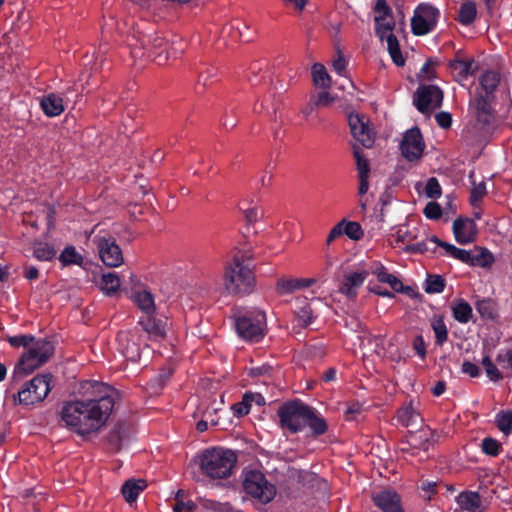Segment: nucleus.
<instances>
[{
	"mask_svg": "<svg viewBox=\"0 0 512 512\" xmlns=\"http://www.w3.org/2000/svg\"><path fill=\"white\" fill-rule=\"evenodd\" d=\"M218 80V69L212 65H204L199 71L195 91L202 93L207 87Z\"/></svg>",
	"mask_w": 512,
	"mask_h": 512,
	"instance_id": "obj_25",
	"label": "nucleus"
},
{
	"mask_svg": "<svg viewBox=\"0 0 512 512\" xmlns=\"http://www.w3.org/2000/svg\"><path fill=\"white\" fill-rule=\"evenodd\" d=\"M432 238L433 237L427 239V241H425V242H418V243L412 244L407 247V250L414 252V253H424L429 250H435V248L440 245L432 242L431 241Z\"/></svg>",
	"mask_w": 512,
	"mask_h": 512,
	"instance_id": "obj_49",
	"label": "nucleus"
},
{
	"mask_svg": "<svg viewBox=\"0 0 512 512\" xmlns=\"http://www.w3.org/2000/svg\"><path fill=\"white\" fill-rule=\"evenodd\" d=\"M146 487L147 483L144 479H130L123 484L121 492L125 500L132 503Z\"/></svg>",
	"mask_w": 512,
	"mask_h": 512,
	"instance_id": "obj_27",
	"label": "nucleus"
},
{
	"mask_svg": "<svg viewBox=\"0 0 512 512\" xmlns=\"http://www.w3.org/2000/svg\"><path fill=\"white\" fill-rule=\"evenodd\" d=\"M424 215L428 219H439L442 215L441 207L436 202H429L424 208Z\"/></svg>",
	"mask_w": 512,
	"mask_h": 512,
	"instance_id": "obj_53",
	"label": "nucleus"
},
{
	"mask_svg": "<svg viewBox=\"0 0 512 512\" xmlns=\"http://www.w3.org/2000/svg\"><path fill=\"white\" fill-rule=\"evenodd\" d=\"M456 502L463 512H483L481 497L477 492H461L456 497Z\"/></svg>",
	"mask_w": 512,
	"mask_h": 512,
	"instance_id": "obj_24",
	"label": "nucleus"
},
{
	"mask_svg": "<svg viewBox=\"0 0 512 512\" xmlns=\"http://www.w3.org/2000/svg\"><path fill=\"white\" fill-rule=\"evenodd\" d=\"M482 451L489 456H497L501 452V444L493 438H485L482 441Z\"/></svg>",
	"mask_w": 512,
	"mask_h": 512,
	"instance_id": "obj_48",
	"label": "nucleus"
},
{
	"mask_svg": "<svg viewBox=\"0 0 512 512\" xmlns=\"http://www.w3.org/2000/svg\"><path fill=\"white\" fill-rule=\"evenodd\" d=\"M485 372L489 380L492 382H498L503 379L502 373L495 364L489 365V367L485 369Z\"/></svg>",
	"mask_w": 512,
	"mask_h": 512,
	"instance_id": "obj_63",
	"label": "nucleus"
},
{
	"mask_svg": "<svg viewBox=\"0 0 512 512\" xmlns=\"http://www.w3.org/2000/svg\"><path fill=\"white\" fill-rule=\"evenodd\" d=\"M440 10L429 4L420 3L411 19V31L416 36H424L435 30L440 19Z\"/></svg>",
	"mask_w": 512,
	"mask_h": 512,
	"instance_id": "obj_9",
	"label": "nucleus"
},
{
	"mask_svg": "<svg viewBox=\"0 0 512 512\" xmlns=\"http://www.w3.org/2000/svg\"><path fill=\"white\" fill-rule=\"evenodd\" d=\"M413 348L416 351V354L421 358L424 359L426 356V344L424 341V338L421 335H418L415 337L413 341Z\"/></svg>",
	"mask_w": 512,
	"mask_h": 512,
	"instance_id": "obj_58",
	"label": "nucleus"
},
{
	"mask_svg": "<svg viewBox=\"0 0 512 512\" xmlns=\"http://www.w3.org/2000/svg\"><path fill=\"white\" fill-rule=\"evenodd\" d=\"M435 119L437 124L444 129L449 128L452 124V117L448 112H439L436 114Z\"/></svg>",
	"mask_w": 512,
	"mask_h": 512,
	"instance_id": "obj_60",
	"label": "nucleus"
},
{
	"mask_svg": "<svg viewBox=\"0 0 512 512\" xmlns=\"http://www.w3.org/2000/svg\"><path fill=\"white\" fill-rule=\"evenodd\" d=\"M222 284L231 295L250 293L255 284L254 273L242 257L235 256L225 265Z\"/></svg>",
	"mask_w": 512,
	"mask_h": 512,
	"instance_id": "obj_5",
	"label": "nucleus"
},
{
	"mask_svg": "<svg viewBox=\"0 0 512 512\" xmlns=\"http://www.w3.org/2000/svg\"><path fill=\"white\" fill-rule=\"evenodd\" d=\"M101 261L108 267H118L123 261L121 248L111 236L97 234L93 238Z\"/></svg>",
	"mask_w": 512,
	"mask_h": 512,
	"instance_id": "obj_12",
	"label": "nucleus"
},
{
	"mask_svg": "<svg viewBox=\"0 0 512 512\" xmlns=\"http://www.w3.org/2000/svg\"><path fill=\"white\" fill-rule=\"evenodd\" d=\"M250 403L247 395L243 397L241 402L235 403L231 406V410L236 417H242L250 412Z\"/></svg>",
	"mask_w": 512,
	"mask_h": 512,
	"instance_id": "obj_50",
	"label": "nucleus"
},
{
	"mask_svg": "<svg viewBox=\"0 0 512 512\" xmlns=\"http://www.w3.org/2000/svg\"><path fill=\"white\" fill-rule=\"evenodd\" d=\"M344 234L352 240H360L363 237L361 225L355 221L342 220Z\"/></svg>",
	"mask_w": 512,
	"mask_h": 512,
	"instance_id": "obj_42",
	"label": "nucleus"
},
{
	"mask_svg": "<svg viewBox=\"0 0 512 512\" xmlns=\"http://www.w3.org/2000/svg\"><path fill=\"white\" fill-rule=\"evenodd\" d=\"M498 429L505 435L512 433V410H502L495 416Z\"/></svg>",
	"mask_w": 512,
	"mask_h": 512,
	"instance_id": "obj_40",
	"label": "nucleus"
},
{
	"mask_svg": "<svg viewBox=\"0 0 512 512\" xmlns=\"http://www.w3.org/2000/svg\"><path fill=\"white\" fill-rule=\"evenodd\" d=\"M351 134L362 146L370 148L374 143V132L369 127L365 117L351 113L348 116Z\"/></svg>",
	"mask_w": 512,
	"mask_h": 512,
	"instance_id": "obj_16",
	"label": "nucleus"
},
{
	"mask_svg": "<svg viewBox=\"0 0 512 512\" xmlns=\"http://www.w3.org/2000/svg\"><path fill=\"white\" fill-rule=\"evenodd\" d=\"M375 31L376 35L383 42L386 41L387 49L392 61L397 66H403L405 59L401 53L399 42L393 34L395 21L393 17L375 16Z\"/></svg>",
	"mask_w": 512,
	"mask_h": 512,
	"instance_id": "obj_8",
	"label": "nucleus"
},
{
	"mask_svg": "<svg viewBox=\"0 0 512 512\" xmlns=\"http://www.w3.org/2000/svg\"><path fill=\"white\" fill-rule=\"evenodd\" d=\"M450 68L460 77L466 78L473 73V60L456 59L450 62Z\"/></svg>",
	"mask_w": 512,
	"mask_h": 512,
	"instance_id": "obj_41",
	"label": "nucleus"
},
{
	"mask_svg": "<svg viewBox=\"0 0 512 512\" xmlns=\"http://www.w3.org/2000/svg\"><path fill=\"white\" fill-rule=\"evenodd\" d=\"M451 311L454 319L461 323H468L473 315L471 305L464 299H455L451 303Z\"/></svg>",
	"mask_w": 512,
	"mask_h": 512,
	"instance_id": "obj_26",
	"label": "nucleus"
},
{
	"mask_svg": "<svg viewBox=\"0 0 512 512\" xmlns=\"http://www.w3.org/2000/svg\"><path fill=\"white\" fill-rule=\"evenodd\" d=\"M475 308L484 319H495L497 317V306L491 298L478 299Z\"/></svg>",
	"mask_w": 512,
	"mask_h": 512,
	"instance_id": "obj_35",
	"label": "nucleus"
},
{
	"mask_svg": "<svg viewBox=\"0 0 512 512\" xmlns=\"http://www.w3.org/2000/svg\"><path fill=\"white\" fill-rule=\"evenodd\" d=\"M425 144L418 128H411L405 132L400 144L403 157L410 162L421 158Z\"/></svg>",
	"mask_w": 512,
	"mask_h": 512,
	"instance_id": "obj_15",
	"label": "nucleus"
},
{
	"mask_svg": "<svg viewBox=\"0 0 512 512\" xmlns=\"http://www.w3.org/2000/svg\"><path fill=\"white\" fill-rule=\"evenodd\" d=\"M238 457L230 449L212 447L198 455L200 471L211 480H224L232 476Z\"/></svg>",
	"mask_w": 512,
	"mask_h": 512,
	"instance_id": "obj_4",
	"label": "nucleus"
},
{
	"mask_svg": "<svg viewBox=\"0 0 512 512\" xmlns=\"http://www.w3.org/2000/svg\"><path fill=\"white\" fill-rule=\"evenodd\" d=\"M50 374L37 375L18 391V403L34 405L42 402L51 391Z\"/></svg>",
	"mask_w": 512,
	"mask_h": 512,
	"instance_id": "obj_10",
	"label": "nucleus"
},
{
	"mask_svg": "<svg viewBox=\"0 0 512 512\" xmlns=\"http://www.w3.org/2000/svg\"><path fill=\"white\" fill-rule=\"evenodd\" d=\"M424 193L431 199H438L441 196V186L436 178L432 177L428 179L425 184Z\"/></svg>",
	"mask_w": 512,
	"mask_h": 512,
	"instance_id": "obj_46",
	"label": "nucleus"
},
{
	"mask_svg": "<svg viewBox=\"0 0 512 512\" xmlns=\"http://www.w3.org/2000/svg\"><path fill=\"white\" fill-rule=\"evenodd\" d=\"M431 241L439 244L440 247H443L445 249L447 254L454 257L455 259H458L464 263L472 265V262L474 261V259H473L474 252L458 248L449 243L442 242L435 236H433Z\"/></svg>",
	"mask_w": 512,
	"mask_h": 512,
	"instance_id": "obj_28",
	"label": "nucleus"
},
{
	"mask_svg": "<svg viewBox=\"0 0 512 512\" xmlns=\"http://www.w3.org/2000/svg\"><path fill=\"white\" fill-rule=\"evenodd\" d=\"M364 269L367 272V277L372 274L378 282L385 283L395 292H401L403 290V284L398 277L388 272L387 268L379 261H371L369 263H363Z\"/></svg>",
	"mask_w": 512,
	"mask_h": 512,
	"instance_id": "obj_17",
	"label": "nucleus"
},
{
	"mask_svg": "<svg viewBox=\"0 0 512 512\" xmlns=\"http://www.w3.org/2000/svg\"><path fill=\"white\" fill-rule=\"evenodd\" d=\"M121 286V279L116 273H106L101 277V290L108 296L115 295Z\"/></svg>",
	"mask_w": 512,
	"mask_h": 512,
	"instance_id": "obj_34",
	"label": "nucleus"
},
{
	"mask_svg": "<svg viewBox=\"0 0 512 512\" xmlns=\"http://www.w3.org/2000/svg\"><path fill=\"white\" fill-rule=\"evenodd\" d=\"M445 288L444 280L438 276H429L426 280L425 291L427 293H441Z\"/></svg>",
	"mask_w": 512,
	"mask_h": 512,
	"instance_id": "obj_44",
	"label": "nucleus"
},
{
	"mask_svg": "<svg viewBox=\"0 0 512 512\" xmlns=\"http://www.w3.org/2000/svg\"><path fill=\"white\" fill-rule=\"evenodd\" d=\"M347 61L344 59L342 55H338V57L333 61V69L334 71L343 76L346 72Z\"/></svg>",
	"mask_w": 512,
	"mask_h": 512,
	"instance_id": "obj_64",
	"label": "nucleus"
},
{
	"mask_svg": "<svg viewBox=\"0 0 512 512\" xmlns=\"http://www.w3.org/2000/svg\"><path fill=\"white\" fill-rule=\"evenodd\" d=\"M238 207L249 224L255 223L262 216V209L259 205V200L254 195L241 199Z\"/></svg>",
	"mask_w": 512,
	"mask_h": 512,
	"instance_id": "obj_22",
	"label": "nucleus"
},
{
	"mask_svg": "<svg viewBox=\"0 0 512 512\" xmlns=\"http://www.w3.org/2000/svg\"><path fill=\"white\" fill-rule=\"evenodd\" d=\"M368 289L370 292H372L376 295H379V296L388 297V298L394 297V294L391 291L380 287L378 284L374 283L373 281H369Z\"/></svg>",
	"mask_w": 512,
	"mask_h": 512,
	"instance_id": "obj_59",
	"label": "nucleus"
},
{
	"mask_svg": "<svg viewBox=\"0 0 512 512\" xmlns=\"http://www.w3.org/2000/svg\"><path fill=\"white\" fill-rule=\"evenodd\" d=\"M462 372L469 375L472 378L478 377L480 374L478 366L470 361L463 362Z\"/></svg>",
	"mask_w": 512,
	"mask_h": 512,
	"instance_id": "obj_61",
	"label": "nucleus"
},
{
	"mask_svg": "<svg viewBox=\"0 0 512 512\" xmlns=\"http://www.w3.org/2000/svg\"><path fill=\"white\" fill-rule=\"evenodd\" d=\"M497 362L503 369L512 370V350H500L496 357Z\"/></svg>",
	"mask_w": 512,
	"mask_h": 512,
	"instance_id": "obj_51",
	"label": "nucleus"
},
{
	"mask_svg": "<svg viewBox=\"0 0 512 512\" xmlns=\"http://www.w3.org/2000/svg\"><path fill=\"white\" fill-rule=\"evenodd\" d=\"M296 317L298 324L300 326H308L313 320V313L311 307L307 304L303 305L297 310Z\"/></svg>",
	"mask_w": 512,
	"mask_h": 512,
	"instance_id": "obj_47",
	"label": "nucleus"
},
{
	"mask_svg": "<svg viewBox=\"0 0 512 512\" xmlns=\"http://www.w3.org/2000/svg\"><path fill=\"white\" fill-rule=\"evenodd\" d=\"M443 101V92L436 85L421 84L414 98V104L422 113H431L439 108Z\"/></svg>",
	"mask_w": 512,
	"mask_h": 512,
	"instance_id": "obj_14",
	"label": "nucleus"
},
{
	"mask_svg": "<svg viewBox=\"0 0 512 512\" xmlns=\"http://www.w3.org/2000/svg\"><path fill=\"white\" fill-rule=\"evenodd\" d=\"M375 505L383 512H404L399 495L391 489H384L372 497Z\"/></svg>",
	"mask_w": 512,
	"mask_h": 512,
	"instance_id": "obj_19",
	"label": "nucleus"
},
{
	"mask_svg": "<svg viewBox=\"0 0 512 512\" xmlns=\"http://www.w3.org/2000/svg\"><path fill=\"white\" fill-rule=\"evenodd\" d=\"M308 407L309 406L300 402H291L280 407L278 415L282 428L292 433L301 431L305 427Z\"/></svg>",
	"mask_w": 512,
	"mask_h": 512,
	"instance_id": "obj_11",
	"label": "nucleus"
},
{
	"mask_svg": "<svg viewBox=\"0 0 512 512\" xmlns=\"http://www.w3.org/2000/svg\"><path fill=\"white\" fill-rule=\"evenodd\" d=\"M312 78L315 86L328 89L331 86V77L329 76L326 68L320 64L315 63L311 69Z\"/></svg>",
	"mask_w": 512,
	"mask_h": 512,
	"instance_id": "obj_36",
	"label": "nucleus"
},
{
	"mask_svg": "<svg viewBox=\"0 0 512 512\" xmlns=\"http://www.w3.org/2000/svg\"><path fill=\"white\" fill-rule=\"evenodd\" d=\"M40 106L48 117L59 116L65 110L64 98L57 93L44 95L40 101Z\"/></svg>",
	"mask_w": 512,
	"mask_h": 512,
	"instance_id": "obj_21",
	"label": "nucleus"
},
{
	"mask_svg": "<svg viewBox=\"0 0 512 512\" xmlns=\"http://www.w3.org/2000/svg\"><path fill=\"white\" fill-rule=\"evenodd\" d=\"M474 261L472 265H478L481 267H489L494 261V257L491 252L486 249L480 250L477 254H473Z\"/></svg>",
	"mask_w": 512,
	"mask_h": 512,
	"instance_id": "obj_45",
	"label": "nucleus"
},
{
	"mask_svg": "<svg viewBox=\"0 0 512 512\" xmlns=\"http://www.w3.org/2000/svg\"><path fill=\"white\" fill-rule=\"evenodd\" d=\"M431 328L435 334V343L442 346L448 340V328L441 315H434L430 320Z\"/></svg>",
	"mask_w": 512,
	"mask_h": 512,
	"instance_id": "obj_32",
	"label": "nucleus"
},
{
	"mask_svg": "<svg viewBox=\"0 0 512 512\" xmlns=\"http://www.w3.org/2000/svg\"><path fill=\"white\" fill-rule=\"evenodd\" d=\"M500 82V75L495 71H486L479 79L480 87L487 97H490Z\"/></svg>",
	"mask_w": 512,
	"mask_h": 512,
	"instance_id": "obj_33",
	"label": "nucleus"
},
{
	"mask_svg": "<svg viewBox=\"0 0 512 512\" xmlns=\"http://www.w3.org/2000/svg\"><path fill=\"white\" fill-rule=\"evenodd\" d=\"M243 489L262 504L269 503L276 495L275 486L268 482L265 475L258 470H249L244 473Z\"/></svg>",
	"mask_w": 512,
	"mask_h": 512,
	"instance_id": "obj_7",
	"label": "nucleus"
},
{
	"mask_svg": "<svg viewBox=\"0 0 512 512\" xmlns=\"http://www.w3.org/2000/svg\"><path fill=\"white\" fill-rule=\"evenodd\" d=\"M453 233L459 244L472 243L477 235L476 223L470 218H457L453 222Z\"/></svg>",
	"mask_w": 512,
	"mask_h": 512,
	"instance_id": "obj_18",
	"label": "nucleus"
},
{
	"mask_svg": "<svg viewBox=\"0 0 512 512\" xmlns=\"http://www.w3.org/2000/svg\"><path fill=\"white\" fill-rule=\"evenodd\" d=\"M397 418L403 426L410 427L416 424L417 420L420 418V415L412 406V404H409L398 410Z\"/></svg>",
	"mask_w": 512,
	"mask_h": 512,
	"instance_id": "obj_39",
	"label": "nucleus"
},
{
	"mask_svg": "<svg viewBox=\"0 0 512 512\" xmlns=\"http://www.w3.org/2000/svg\"><path fill=\"white\" fill-rule=\"evenodd\" d=\"M306 426H308L315 435H322L327 431L326 421L318 416L310 407H308V416L305 419V427Z\"/></svg>",
	"mask_w": 512,
	"mask_h": 512,
	"instance_id": "obj_37",
	"label": "nucleus"
},
{
	"mask_svg": "<svg viewBox=\"0 0 512 512\" xmlns=\"http://www.w3.org/2000/svg\"><path fill=\"white\" fill-rule=\"evenodd\" d=\"M477 16V7L472 0L463 1L459 7L457 20L464 26L474 22Z\"/></svg>",
	"mask_w": 512,
	"mask_h": 512,
	"instance_id": "obj_31",
	"label": "nucleus"
},
{
	"mask_svg": "<svg viewBox=\"0 0 512 512\" xmlns=\"http://www.w3.org/2000/svg\"><path fill=\"white\" fill-rule=\"evenodd\" d=\"M139 324L152 339H162L166 335L165 323L160 319H156L154 314L143 315L139 320Z\"/></svg>",
	"mask_w": 512,
	"mask_h": 512,
	"instance_id": "obj_23",
	"label": "nucleus"
},
{
	"mask_svg": "<svg viewBox=\"0 0 512 512\" xmlns=\"http://www.w3.org/2000/svg\"><path fill=\"white\" fill-rule=\"evenodd\" d=\"M9 344L14 348L23 347L25 351L16 363L13 378L20 379L47 363L54 353V345L46 338H35L31 334L11 336Z\"/></svg>",
	"mask_w": 512,
	"mask_h": 512,
	"instance_id": "obj_2",
	"label": "nucleus"
},
{
	"mask_svg": "<svg viewBox=\"0 0 512 512\" xmlns=\"http://www.w3.org/2000/svg\"><path fill=\"white\" fill-rule=\"evenodd\" d=\"M354 157L357 163L358 177H369L370 167L368 160L362 155V151L354 147Z\"/></svg>",
	"mask_w": 512,
	"mask_h": 512,
	"instance_id": "obj_43",
	"label": "nucleus"
},
{
	"mask_svg": "<svg viewBox=\"0 0 512 512\" xmlns=\"http://www.w3.org/2000/svg\"><path fill=\"white\" fill-rule=\"evenodd\" d=\"M317 107H327L332 104L335 98L327 91H322L318 93L316 96L312 97Z\"/></svg>",
	"mask_w": 512,
	"mask_h": 512,
	"instance_id": "obj_54",
	"label": "nucleus"
},
{
	"mask_svg": "<svg viewBox=\"0 0 512 512\" xmlns=\"http://www.w3.org/2000/svg\"><path fill=\"white\" fill-rule=\"evenodd\" d=\"M132 299L144 315L154 314L156 311L154 297L147 290H140L133 294Z\"/></svg>",
	"mask_w": 512,
	"mask_h": 512,
	"instance_id": "obj_29",
	"label": "nucleus"
},
{
	"mask_svg": "<svg viewBox=\"0 0 512 512\" xmlns=\"http://www.w3.org/2000/svg\"><path fill=\"white\" fill-rule=\"evenodd\" d=\"M58 259L64 267L71 265L82 267L84 265V256L73 245L66 246Z\"/></svg>",
	"mask_w": 512,
	"mask_h": 512,
	"instance_id": "obj_30",
	"label": "nucleus"
},
{
	"mask_svg": "<svg viewBox=\"0 0 512 512\" xmlns=\"http://www.w3.org/2000/svg\"><path fill=\"white\" fill-rule=\"evenodd\" d=\"M120 350L126 360L137 362L141 358L142 349L129 333L122 332L118 335Z\"/></svg>",
	"mask_w": 512,
	"mask_h": 512,
	"instance_id": "obj_20",
	"label": "nucleus"
},
{
	"mask_svg": "<svg viewBox=\"0 0 512 512\" xmlns=\"http://www.w3.org/2000/svg\"><path fill=\"white\" fill-rule=\"evenodd\" d=\"M419 445L418 436L416 434H409L406 441L400 443V450L403 452H410L412 449L417 448Z\"/></svg>",
	"mask_w": 512,
	"mask_h": 512,
	"instance_id": "obj_56",
	"label": "nucleus"
},
{
	"mask_svg": "<svg viewBox=\"0 0 512 512\" xmlns=\"http://www.w3.org/2000/svg\"><path fill=\"white\" fill-rule=\"evenodd\" d=\"M489 98L486 95L480 94L473 100L472 104L478 112L486 113L488 111Z\"/></svg>",
	"mask_w": 512,
	"mask_h": 512,
	"instance_id": "obj_57",
	"label": "nucleus"
},
{
	"mask_svg": "<svg viewBox=\"0 0 512 512\" xmlns=\"http://www.w3.org/2000/svg\"><path fill=\"white\" fill-rule=\"evenodd\" d=\"M486 194V185L484 182H480L475 185L471 190V203L472 205H476Z\"/></svg>",
	"mask_w": 512,
	"mask_h": 512,
	"instance_id": "obj_55",
	"label": "nucleus"
},
{
	"mask_svg": "<svg viewBox=\"0 0 512 512\" xmlns=\"http://www.w3.org/2000/svg\"><path fill=\"white\" fill-rule=\"evenodd\" d=\"M176 42L171 44L169 41L158 34H139L133 35L129 41L130 53L134 59L144 57L155 61L159 65H164L171 57L183 51V47H175Z\"/></svg>",
	"mask_w": 512,
	"mask_h": 512,
	"instance_id": "obj_3",
	"label": "nucleus"
},
{
	"mask_svg": "<svg viewBox=\"0 0 512 512\" xmlns=\"http://www.w3.org/2000/svg\"><path fill=\"white\" fill-rule=\"evenodd\" d=\"M297 289L296 279H281L277 282V290L281 294H288Z\"/></svg>",
	"mask_w": 512,
	"mask_h": 512,
	"instance_id": "obj_52",
	"label": "nucleus"
},
{
	"mask_svg": "<svg viewBox=\"0 0 512 512\" xmlns=\"http://www.w3.org/2000/svg\"><path fill=\"white\" fill-rule=\"evenodd\" d=\"M235 327L239 337L246 341H260L266 328V315L260 309L245 311L235 321Z\"/></svg>",
	"mask_w": 512,
	"mask_h": 512,
	"instance_id": "obj_6",
	"label": "nucleus"
},
{
	"mask_svg": "<svg viewBox=\"0 0 512 512\" xmlns=\"http://www.w3.org/2000/svg\"><path fill=\"white\" fill-rule=\"evenodd\" d=\"M79 394L80 398L63 403L61 421L81 436L98 432L110 418L118 392L105 383L86 380L81 382Z\"/></svg>",
	"mask_w": 512,
	"mask_h": 512,
	"instance_id": "obj_1",
	"label": "nucleus"
},
{
	"mask_svg": "<svg viewBox=\"0 0 512 512\" xmlns=\"http://www.w3.org/2000/svg\"><path fill=\"white\" fill-rule=\"evenodd\" d=\"M366 279L367 272L363 263H360L343 274L338 284V292L348 300H355Z\"/></svg>",
	"mask_w": 512,
	"mask_h": 512,
	"instance_id": "obj_13",
	"label": "nucleus"
},
{
	"mask_svg": "<svg viewBox=\"0 0 512 512\" xmlns=\"http://www.w3.org/2000/svg\"><path fill=\"white\" fill-rule=\"evenodd\" d=\"M33 256L39 261H51L56 256V249L46 242H35L33 245Z\"/></svg>",
	"mask_w": 512,
	"mask_h": 512,
	"instance_id": "obj_38",
	"label": "nucleus"
},
{
	"mask_svg": "<svg viewBox=\"0 0 512 512\" xmlns=\"http://www.w3.org/2000/svg\"><path fill=\"white\" fill-rule=\"evenodd\" d=\"M232 28L237 31L239 40L245 42L250 41L251 38L245 34V31L249 29L245 22L237 21L235 24L232 25Z\"/></svg>",
	"mask_w": 512,
	"mask_h": 512,
	"instance_id": "obj_62",
	"label": "nucleus"
}]
</instances>
